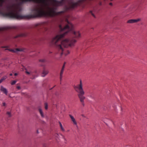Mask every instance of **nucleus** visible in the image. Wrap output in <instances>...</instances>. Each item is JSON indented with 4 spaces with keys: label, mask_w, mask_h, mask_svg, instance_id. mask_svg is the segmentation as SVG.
<instances>
[{
    "label": "nucleus",
    "mask_w": 147,
    "mask_h": 147,
    "mask_svg": "<svg viewBox=\"0 0 147 147\" xmlns=\"http://www.w3.org/2000/svg\"><path fill=\"white\" fill-rule=\"evenodd\" d=\"M2 9L3 11H0V15L5 17L15 19L12 5H6Z\"/></svg>",
    "instance_id": "nucleus-2"
},
{
    "label": "nucleus",
    "mask_w": 147,
    "mask_h": 147,
    "mask_svg": "<svg viewBox=\"0 0 147 147\" xmlns=\"http://www.w3.org/2000/svg\"><path fill=\"white\" fill-rule=\"evenodd\" d=\"M72 32L74 37L77 38H78L80 37V34L79 32L75 31H72Z\"/></svg>",
    "instance_id": "nucleus-6"
},
{
    "label": "nucleus",
    "mask_w": 147,
    "mask_h": 147,
    "mask_svg": "<svg viewBox=\"0 0 147 147\" xmlns=\"http://www.w3.org/2000/svg\"><path fill=\"white\" fill-rule=\"evenodd\" d=\"M5 0H0V2L1 3H3L5 2Z\"/></svg>",
    "instance_id": "nucleus-25"
},
{
    "label": "nucleus",
    "mask_w": 147,
    "mask_h": 147,
    "mask_svg": "<svg viewBox=\"0 0 147 147\" xmlns=\"http://www.w3.org/2000/svg\"><path fill=\"white\" fill-rule=\"evenodd\" d=\"M37 133H38V130H37Z\"/></svg>",
    "instance_id": "nucleus-37"
},
{
    "label": "nucleus",
    "mask_w": 147,
    "mask_h": 147,
    "mask_svg": "<svg viewBox=\"0 0 147 147\" xmlns=\"http://www.w3.org/2000/svg\"><path fill=\"white\" fill-rule=\"evenodd\" d=\"M141 19L140 18H138L136 19H134V23H137L141 20Z\"/></svg>",
    "instance_id": "nucleus-17"
},
{
    "label": "nucleus",
    "mask_w": 147,
    "mask_h": 147,
    "mask_svg": "<svg viewBox=\"0 0 147 147\" xmlns=\"http://www.w3.org/2000/svg\"><path fill=\"white\" fill-rule=\"evenodd\" d=\"M6 114L7 116L10 117L11 116V115L10 112L9 111H7L6 113Z\"/></svg>",
    "instance_id": "nucleus-20"
},
{
    "label": "nucleus",
    "mask_w": 147,
    "mask_h": 147,
    "mask_svg": "<svg viewBox=\"0 0 147 147\" xmlns=\"http://www.w3.org/2000/svg\"><path fill=\"white\" fill-rule=\"evenodd\" d=\"M38 111L40 114L41 116L42 117H44V115L43 114L42 110L40 107H38Z\"/></svg>",
    "instance_id": "nucleus-14"
},
{
    "label": "nucleus",
    "mask_w": 147,
    "mask_h": 147,
    "mask_svg": "<svg viewBox=\"0 0 147 147\" xmlns=\"http://www.w3.org/2000/svg\"><path fill=\"white\" fill-rule=\"evenodd\" d=\"M8 50L9 51L12 52L13 53H16L17 51H22V49L18 48L16 49H8Z\"/></svg>",
    "instance_id": "nucleus-10"
},
{
    "label": "nucleus",
    "mask_w": 147,
    "mask_h": 147,
    "mask_svg": "<svg viewBox=\"0 0 147 147\" xmlns=\"http://www.w3.org/2000/svg\"><path fill=\"white\" fill-rule=\"evenodd\" d=\"M40 62H45V60L44 59H40L39 60Z\"/></svg>",
    "instance_id": "nucleus-23"
},
{
    "label": "nucleus",
    "mask_w": 147,
    "mask_h": 147,
    "mask_svg": "<svg viewBox=\"0 0 147 147\" xmlns=\"http://www.w3.org/2000/svg\"><path fill=\"white\" fill-rule=\"evenodd\" d=\"M66 22L68 24L64 26L63 24L59 25V28L61 32H63V33L56 35L53 38L52 40V43L56 47L59 53L61 55L64 54L65 56L69 53L68 51L66 53L65 52V48L69 46H72L76 42V40L72 38L68 39H67L63 40L64 36L69 32L72 31L73 29V25L66 19Z\"/></svg>",
    "instance_id": "nucleus-1"
},
{
    "label": "nucleus",
    "mask_w": 147,
    "mask_h": 147,
    "mask_svg": "<svg viewBox=\"0 0 147 147\" xmlns=\"http://www.w3.org/2000/svg\"><path fill=\"white\" fill-rule=\"evenodd\" d=\"M21 28L17 26H8L0 27V31H3L10 29L20 30Z\"/></svg>",
    "instance_id": "nucleus-4"
},
{
    "label": "nucleus",
    "mask_w": 147,
    "mask_h": 147,
    "mask_svg": "<svg viewBox=\"0 0 147 147\" xmlns=\"http://www.w3.org/2000/svg\"><path fill=\"white\" fill-rule=\"evenodd\" d=\"M38 26V24H36V26H35V27H37Z\"/></svg>",
    "instance_id": "nucleus-35"
},
{
    "label": "nucleus",
    "mask_w": 147,
    "mask_h": 147,
    "mask_svg": "<svg viewBox=\"0 0 147 147\" xmlns=\"http://www.w3.org/2000/svg\"><path fill=\"white\" fill-rule=\"evenodd\" d=\"M82 117H84V115H82Z\"/></svg>",
    "instance_id": "nucleus-36"
},
{
    "label": "nucleus",
    "mask_w": 147,
    "mask_h": 147,
    "mask_svg": "<svg viewBox=\"0 0 147 147\" xmlns=\"http://www.w3.org/2000/svg\"><path fill=\"white\" fill-rule=\"evenodd\" d=\"M38 111L40 114L41 116L42 117H44V115L43 114L42 110L40 107H38Z\"/></svg>",
    "instance_id": "nucleus-13"
},
{
    "label": "nucleus",
    "mask_w": 147,
    "mask_h": 147,
    "mask_svg": "<svg viewBox=\"0 0 147 147\" xmlns=\"http://www.w3.org/2000/svg\"><path fill=\"white\" fill-rule=\"evenodd\" d=\"M26 73L28 75H30L32 76H33L34 75L33 73L32 72H29L27 71H26Z\"/></svg>",
    "instance_id": "nucleus-18"
},
{
    "label": "nucleus",
    "mask_w": 147,
    "mask_h": 147,
    "mask_svg": "<svg viewBox=\"0 0 147 147\" xmlns=\"http://www.w3.org/2000/svg\"><path fill=\"white\" fill-rule=\"evenodd\" d=\"M3 47V48H5V47Z\"/></svg>",
    "instance_id": "nucleus-39"
},
{
    "label": "nucleus",
    "mask_w": 147,
    "mask_h": 147,
    "mask_svg": "<svg viewBox=\"0 0 147 147\" xmlns=\"http://www.w3.org/2000/svg\"><path fill=\"white\" fill-rule=\"evenodd\" d=\"M2 106H4V107H6V104L5 103V102H3L2 103Z\"/></svg>",
    "instance_id": "nucleus-24"
},
{
    "label": "nucleus",
    "mask_w": 147,
    "mask_h": 147,
    "mask_svg": "<svg viewBox=\"0 0 147 147\" xmlns=\"http://www.w3.org/2000/svg\"><path fill=\"white\" fill-rule=\"evenodd\" d=\"M16 88L18 90H19L21 89L20 87L19 86H17Z\"/></svg>",
    "instance_id": "nucleus-26"
},
{
    "label": "nucleus",
    "mask_w": 147,
    "mask_h": 147,
    "mask_svg": "<svg viewBox=\"0 0 147 147\" xmlns=\"http://www.w3.org/2000/svg\"><path fill=\"white\" fill-rule=\"evenodd\" d=\"M69 116L74 124V125H76L77 124V123L74 117L71 115H69Z\"/></svg>",
    "instance_id": "nucleus-12"
},
{
    "label": "nucleus",
    "mask_w": 147,
    "mask_h": 147,
    "mask_svg": "<svg viewBox=\"0 0 147 147\" xmlns=\"http://www.w3.org/2000/svg\"><path fill=\"white\" fill-rule=\"evenodd\" d=\"M98 10H99L97 7H93L92 9L90 11L89 13L94 18H96Z\"/></svg>",
    "instance_id": "nucleus-5"
},
{
    "label": "nucleus",
    "mask_w": 147,
    "mask_h": 147,
    "mask_svg": "<svg viewBox=\"0 0 147 147\" xmlns=\"http://www.w3.org/2000/svg\"><path fill=\"white\" fill-rule=\"evenodd\" d=\"M7 77L6 76H5L3 77L0 80V84L4 80H5Z\"/></svg>",
    "instance_id": "nucleus-15"
},
{
    "label": "nucleus",
    "mask_w": 147,
    "mask_h": 147,
    "mask_svg": "<svg viewBox=\"0 0 147 147\" xmlns=\"http://www.w3.org/2000/svg\"><path fill=\"white\" fill-rule=\"evenodd\" d=\"M58 136V134H55V136L56 137H57Z\"/></svg>",
    "instance_id": "nucleus-32"
},
{
    "label": "nucleus",
    "mask_w": 147,
    "mask_h": 147,
    "mask_svg": "<svg viewBox=\"0 0 147 147\" xmlns=\"http://www.w3.org/2000/svg\"><path fill=\"white\" fill-rule=\"evenodd\" d=\"M66 63L65 62L64 63V64L63 65H64V68H65V64Z\"/></svg>",
    "instance_id": "nucleus-33"
},
{
    "label": "nucleus",
    "mask_w": 147,
    "mask_h": 147,
    "mask_svg": "<svg viewBox=\"0 0 147 147\" xmlns=\"http://www.w3.org/2000/svg\"><path fill=\"white\" fill-rule=\"evenodd\" d=\"M109 4L110 5L112 6L113 5V3H109Z\"/></svg>",
    "instance_id": "nucleus-29"
},
{
    "label": "nucleus",
    "mask_w": 147,
    "mask_h": 147,
    "mask_svg": "<svg viewBox=\"0 0 147 147\" xmlns=\"http://www.w3.org/2000/svg\"><path fill=\"white\" fill-rule=\"evenodd\" d=\"M18 75V74L17 73H15V74H14V75L15 76H17V75Z\"/></svg>",
    "instance_id": "nucleus-30"
},
{
    "label": "nucleus",
    "mask_w": 147,
    "mask_h": 147,
    "mask_svg": "<svg viewBox=\"0 0 147 147\" xmlns=\"http://www.w3.org/2000/svg\"><path fill=\"white\" fill-rule=\"evenodd\" d=\"M9 75H10V76H12V74H11H11H9Z\"/></svg>",
    "instance_id": "nucleus-34"
},
{
    "label": "nucleus",
    "mask_w": 147,
    "mask_h": 147,
    "mask_svg": "<svg viewBox=\"0 0 147 147\" xmlns=\"http://www.w3.org/2000/svg\"><path fill=\"white\" fill-rule=\"evenodd\" d=\"M59 124L61 130L63 131H65V130L64 128L63 127L62 125L60 122H59Z\"/></svg>",
    "instance_id": "nucleus-16"
},
{
    "label": "nucleus",
    "mask_w": 147,
    "mask_h": 147,
    "mask_svg": "<svg viewBox=\"0 0 147 147\" xmlns=\"http://www.w3.org/2000/svg\"><path fill=\"white\" fill-rule=\"evenodd\" d=\"M61 136H62L63 138L64 139H65V137L64 136H63V135H61Z\"/></svg>",
    "instance_id": "nucleus-31"
},
{
    "label": "nucleus",
    "mask_w": 147,
    "mask_h": 147,
    "mask_svg": "<svg viewBox=\"0 0 147 147\" xmlns=\"http://www.w3.org/2000/svg\"><path fill=\"white\" fill-rule=\"evenodd\" d=\"M27 34L26 33H22L19 34L15 36L14 37L15 38H18V37H25L27 36Z\"/></svg>",
    "instance_id": "nucleus-11"
},
{
    "label": "nucleus",
    "mask_w": 147,
    "mask_h": 147,
    "mask_svg": "<svg viewBox=\"0 0 147 147\" xmlns=\"http://www.w3.org/2000/svg\"><path fill=\"white\" fill-rule=\"evenodd\" d=\"M49 73L48 70L44 68L41 74V76L42 77H45Z\"/></svg>",
    "instance_id": "nucleus-7"
},
{
    "label": "nucleus",
    "mask_w": 147,
    "mask_h": 147,
    "mask_svg": "<svg viewBox=\"0 0 147 147\" xmlns=\"http://www.w3.org/2000/svg\"><path fill=\"white\" fill-rule=\"evenodd\" d=\"M3 6V3H0V7H2Z\"/></svg>",
    "instance_id": "nucleus-27"
},
{
    "label": "nucleus",
    "mask_w": 147,
    "mask_h": 147,
    "mask_svg": "<svg viewBox=\"0 0 147 147\" xmlns=\"http://www.w3.org/2000/svg\"><path fill=\"white\" fill-rule=\"evenodd\" d=\"M127 23H134V19H130L128 20Z\"/></svg>",
    "instance_id": "nucleus-19"
},
{
    "label": "nucleus",
    "mask_w": 147,
    "mask_h": 147,
    "mask_svg": "<svg viewBox=\"0 0 147 147\" xmlns=\"http://www.w3.org/2000/svg\"><path fill=\"white\" fill-rule=\"evenodd\" d=\"M45 108L46 109H47L48 108V105L47 103H45Z\"/></svg>",
    "instance_id": "nucleus-22"
},
{
    "label": "nucleus",
    "mask_w": 147,
    "mask_h": 147,
    "mask_svg": "<svg viewBox=\"0 0 147 147\" xmlns=\"http://www.w3.org/2000/svg\"><path fill=\"white\" fill-rule=\"evenodd\" d=\"M90 97L91 98H92V99H93L94 98V96L92 95H90Z\"/></svg>",
    "instance_id": "nucleus-28"
},
{
    "label": "nucleus",
    "mask_w": 147,
    "mask_h": 147,
    "mask_svg": "<svg viewBox=\"0 0 147 147\" xmlns=\"http://www.w3.org/2000/svg\"><path fill=\"white\" fill-rule=\"evenodd\" d=\"M64 65H63L62 69L61 70L60 74V81H61L62 79V75L64 71Z\"/></svg>",
    "instance_id": "nucleus-9"
},
{
    "label": "nucleus",
    "mask_w": 147,
    "mask_h": 147,
    "mask_svg": "<svg viewBox=\"0 0 147 147\" xmlns=\"http://www.w3.org/2000/svg\"><path fill=\"white\" fill-rule=\"evenodd\" d=\"M0 90L3 92V93L7 95V91L6 88L3 87V86H1L0 88Z\"/></svg>",
    "instance_id": "nucleus-8"
},
{
    "label": "nucleus",
    "mask_w": 147,
    "mask_h": 147,
    "mask_svg": "<svg viewBox=\"0 0 147 147\" xmlns=\"http://www.w3.org/2000/svg\"><path fill=\"white\" fill-rule=\"evenodd\" d=\"M17 81L16 80H13V81L11 82V85H14L16 84V83L17 82Z\"/></svg>",
    "instance_id": "nucleus-21"
},
{
    "label": "nucleus",
    "mask_w": 147,
    "mask_h": 147,
    "mask_svg": "<svg viewBox=\"0 0 147 147\" xmlns=\"http://www.w3.org/2000/svg\"><path fill=\"white\" fill-rule=\"evenodd\" d=\"M45 30H47V28H45Z\"/></svg>",
    "instance_id": "nucleus-38"
},
{
    "label": "nucleus",
    "mask_w": 147,
    "mask_h": 147,
    "mask_svg": "<svg viewBox=\"0 0 147 147\" xmlns=\"http://www.w3.org/2000/svg\"><path fill=\"white\" fill-rule=\"evenodd\" d=\"M74 88L75 91L78 93V96L81 102H82L83 106H84V100L85 97L84 96L85 92L83 89L82 84L81 80H80V84L76 86H74Z\"/></svg>",
    "instance_id": "nucleus-3"
},
{
    "label": "nucleus",
    "mask_w": 147,
    "mask_h": 147,
    "mask_svg": "<svg viewBox=\"0 0 147 147\" xmlns=\"http://www.w3.org/2000/svg\"><path fill=\"white\" fill-rule=\"evenodd\" d=\"M2 74L1 73V74Z\"/></svg>",
    "instance_id": "nucleus-40"
}]
</instances>
